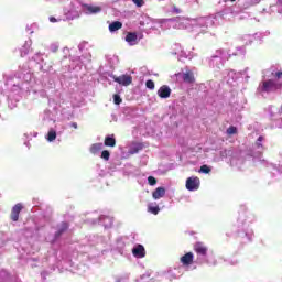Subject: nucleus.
Masks as SVG:
<instances>
[{"instance_id": "1", "label": "nucleus", "mask_w": 282, "mask_h": 282, "mask_svg": "<svg viewBox=\"0 0 282 282\" xmlns=\"http://www.w3.org/2000/svg\"><path fill=\"white\" fill-rule=\"evenodd\" d=\"M282 88V83H276L273 79L264 80L260 85L261 91L270 94V91H276Z\"/></svg>"}, {"instance_id": "2", "label": "nucleus", "mask_w": 282, "mask_h": 282, "mask_svg": "<svg viewBox=\"0 0 282 282\" xmlns=\"http://www.w3.org/2000/svg\"><path fill=\"white\" fill-rule=\"evenodd\" d=\"M202 182L199 181V177L197 176H191L186 180L185 186L187 191H199Z\"/></svg>"}, {"instance_id": "3", "label": "nucleus", "mask_w": 282, "mask_h": 282, "mask_svg": "<svg viewBox=\"0 0 282 282\" xmlns=\"http://www.w3.org/2000/svg\"><path fill=\"white\" fill-rule=\"evenodd\" d=\"M115 83L118 85H122L123 87H129L133 83V77L131 75H121V76H112Z\"/></svg>"}, {"instance_id": "4", "label": "nucleus", "mask_w": 282, "mask_h": 282, "mask_svg": "<svg viewBox=\"0 0 282 282\" xmlns=\"http://www.w3.org/2000/svg\"><path fill=\"white\" fill-rule=\"evenodd\" d=\"M23 210V204L18 203L15 204L11 209L10 219L13 221H19V215H21V212Z\"/></svg>"}, {"instance_id": "5", "label": "nucleus", "mask_w": 282, "mask_h": 282, "mask_svg": "<svg viewBox=\"0 0 282 282\" xmlns=\"http://www.w3.org/2000/svg\"><path fill=\"white\" fill-rule=\"evenodd\" d=\"M132 254H133V257H135L137 259H144V257H147V250L144 249V246H142V245H137V246L132 249Z\"/></svg>"}, {"instance_id": "6", "label": "nucleus", "mask_w": 282, "mask_h": 282, "mask_svg": "<svg viewBox=\"0 0 282 282\" xmlns=\"http://www.w3.org/2000/svg\"><path fill=\"white\" fill-rule=\"evenodd\" d=\"M194 251L196 254H200L202 257H206L208 254V247L204 245V242H196L194 245Z\"/></svg>"}, {"instance_id": "7", "label": "nucleus", "mask_w": 282, "mask_h": 282, "mask_svg": "<svg viewBox=\"0 0 282 282\" xmlns=\"http://www.w3.org/2000/svg\"><path fill=\"white\" fill-rule=\"evenodd\" d=\"M171 87L163 85L158 90V96L160 98H171Z\"/></svg>"}, {"instance_id": "8", "label": "nucleus", "mask_w": 282, "mask_h": 282, "mask_svg": "<svg viewBox=\"0 0 282 282\" xmlns=\"http://www.w3.org/2000/svg\"><path fill=\"white\" fill-rule=\"evenodd\" d=\"M84 8L87 11V14H98L99 12H102V8L98 6L84 4Z\"/></svg>"}, {"instance_id": "9", "label": "nucleus", "mask_w": 282, "mask_h": 282, "mask_svg": "<svg viewBox=\"0 0 282 282\" xmlns=\"http://www.w3.org/2000/svg\"><path fill=\"white\" fill-rule=\"evenodd\" d=\"M193 259H195L193 252H187L183 257H181V263H183L184 265H192Z\"/></svg>"}, {"instance_id": "10", "label": "nucleus", "mask_w": 282, "mask_h": 282, "mask_svg": "<svg viewBox=\"0 0 282 282\" xmlns=\"http://www.w3.org/2000/svg\"><path fill=\"white\" fill-rule=\"evenodd\" d=\"M183 82L188 83V85H193V83H195V75L193 74V70H187L183 74Z\"/></svg>"}, {"instance_id": "11", "label": "nucleus", "mask_w": 282, "mask_h": 282, "mask_svg": "<svg viewBox=\"0 0 282 282\" xmlns=\"http://www.w3.org/2000/svg\"><path fill=\"white\" fill-rule=\"evenodd\" d=\"M69 229V223L63 221L59 224L57 231L55 232V237H61L64 232H67Z\"/></svg>"}, {"instance_id": "12", "label": "nucleus", "mask_w": 282, "mask_h": 282, "mask_svg": "<svg viewBox=\"0 0 282 282\" xmlns=\"http://www.w3.org/2000/svg\"><path fill=\"white\" fill-rule=\"evenodd\" d=\"M166 195V188L164 187H158L153 193L152 197L153 199H162Z\"/></svg>"}, {"instance_id": "13", "label": "nucleus", "mask_w": 282, "mask_h": 282, "mask_svg": "<svg viewBox=\"0 0 282 282\" xmlns=\"http://www.w3.org/2000/svg\"><path fill=\"white\" fill-rule=\"evenodd\" d=\"M118 30H122V22L115 21L109 24V32H118Z\"/></svg>"}, {"instance_id": "14", "label": "nucleus", "mask_w": 282, "mask_h": 282, "mask_svg": "<svg viewBox=\"0 0 282 282\" xmlns=\"http://www.w3.org/2000/svg\"><path fill=\"white\" fill-rule=\"evenodd\" d=\"M105 147H116V138L107 135L104 141Z\"/></svg>"}, {"instance_id": "15", "label": "nucleus", "mask_w": 282, "mask_h": 282, "mask_svg": "<svg viewBox=\"0 0 282 282\" xmlns=\"http://www.w3.org/2000/svg\"><path fill=\"white\" fill-rule=\"evenodd\" d=\"M126 41H127V43H135V41H138V34L133 33V32H129L126 35Z\"/></svg>"}, {"instance_id": "16", "label": "nucleus", "mask_w": 282, "mask_h": 282, "mask_svg": "<svg viewBox=\"0 0 282 282\" xmlns=\"http://www.w3.org/2000/svg\"><path fill=\"white\" fill-rule=\"evenodd\" d=\"M99 151H102V143H94L90 147V153H93V155H96V153H99Z\"/></svg>"}, {"instance_id": "17", "label": "nucleus", "mask_w": 282, "mask_h": 282, "mask_svg": "<svg viewBox=\"0 0 282 282\" xmlns=\"http://www.w3.org/2000/svg\"><path fill=\"white\" fill-rule=\"evenodd\" d=\"M47 140H48V142H54V140H56V132L54 130L48 131Z\"/></svg>"}, {"instance_id": "18", "label": "nucleus", "mask_w": 282, "mask_h": 282, "mask_svg": "<svg viewBox=\"0 0 282 282\" xmlns=\"http://www.w3.org/2000/svg\"><path fill=\"white\" fill-rule=\"evenodd\" d=\"M109 158H111V153L109 152V150H104L101 152V159L105 160L106 162H109Z\"/></svg>"}, {"instance_id": "19", "label": "nucleus", "mask_w": 282, "mask_h": 282, "mask_svg": "<svg viewBox=\"0 0 282 282\" xmlns=\"http://www.w3.org/2000/svg\"><path fill=\"white\" fill-rule=\"evenodd\" d=\"M148 213H152V215H158V213H160V207L159 206H148Z\"/></svg>"}, {"instance_id": "20", "label": "nucleus", "mask_w": 282, "mask_h": 282, "mask_svg": "<svg viewBox=\"0 0 282 282\" xmlns=\"http://www.w3.org/2000/svg\"><path fill=\"white\" fill-rule=\"evenodd\" d=\"M145 87H147L148 89H155V82H153V79H148V80L145 82Z\"/></svg>"}, {"instance_id": "21", "label": "nucleus", "mask_w": 282, "mask_h": 282, "mask_svg": "<svg viewBox=\"0 0 282 282\" xmlns=\"http://www.w3.org/2000/svg\"><path fill=\"white\" fill-rule=\"evenodd\" d=\"M227 134H228V135H235V134H237V127L230 126V127L227 129Z\"/></svg>"}, {"instance_id": "22", "label": "nucleus", "mask_w": 282, "mask_h": 282, "mask_svg": "<svg viewBox=\"0 0 282 282\" xmlns=\"http://www.w3.org/2000/svg\"><path fill=\"white\" fill-rule=\"evenodd\" d=\"M199 173L208 174V173H210V167L208 165H202Z\"/></svg>"}, {"instance_id": "23", "label": "nucleus", "mask_w": 282, "mask_h": 282, "mask_svg": "<svg viewBox=\"0 0 282 282\" xmlns=\"http://www.w3.org/2000/svg\"><path fill=\"white\" fill-rule=\"evenodd\" d=\"M148 184H150V186H155V184H158V180L153 176H149Z\"/></svg>"}, {"instance_id": "24", "label": "nucleus", "mask_w": 282, "mask_h": 282, "mask_svg": "<svg viewBox=\"0 0 282 282\" xmlns=\"http://www.w3.org/2000/svg\"><path fill=\"white\" fill-rule=\"evenodd\" d=\"M113 102L115 105H120L122 102V98L120 97V95H113Z\"/></svg>"}, {"instance_id": "25", "label": "nucleus", "mask_w": 282, "mask_h": 282, "mask_svg": "<svg viewBox=\"0 0 282 282\" xmlns=\"http://www.w3.org/2000/svg\"><path fill=\"white\" fill-rule=\"evenodd\" d=\"M132 2L138 8H142V6H144V0H132Z\"/></svg>"}, {"instance_id": "26", "label": "nucleus", "mask_w": 282, "mask_h": 282, "mask_svg": "<svg viewBox=\"0 0 282 282\" xmlns=\"http://www.w3.org/2000/svg\"><path fill=\"white\" fill-rule=\"evenodd\" d=\"M261 142H263V137H259L258 140H257V147H262Z\"/></svg>"}, {"instance_id": "27", "label": "nucleus", "mask_w": 282, "mask_h": 282, "mask_svg": "<svg viewBox=\"0 0 282 282\" xmlns=\"http://www.w3.org/2000/svg\"><path fill=\"white\" fill-rule=\"evenodd\" d=\"M274 76H275V78H281L282 77V70H280V72H276L275 74H274Z\"/></svg>"}, {"instance_id": "28", "label": "nucleus", "mask_w": 282, "mask_h": 282, "mask_svg": "<svg viewBox=\"0 0 282 282\" xmlns=\"http://www.w3.org/2000/svg\"><path fill=\"white\" fill-rule=\"evenodd\" d=\"M70 127H73V129H78V123L73 122V123L70 124Z\"/></svg>"}, {"instance_id": "29", "label": "nucleus", "mask_w": 282, "mask_h": 282, "mask_svg": "<svg viewBox=\"0 0 282 282\" xmlns=\"http://www.w3.org/2000/svg\"><path fill=\"white\" fill-rule=\"evenodd\" d=\"M50 21H51V23H56V18L51 17V18H50Z\"/></svg>"}, {"instance_id": "30", "label": "nucleus", "mask_w": 282, "mask_h": 282, "mask_svg": "<svg viewBox=\"0 0 282 282\" xmlns=\"http://www.w3.org/2000/svg\"><path fill=\"white\" fill-rule=\"evenodd\" d=\"M26 54H28V51H22L21 52V56H26Z\"/></svg>"}, {"instance_id": "31", "label": "nucleus", "mask_w": 282, "mask_h": 282, "mask_svg": "<svg viewBox=\"0 0 282 282\" xmlns=\"http://www.w3.org/2000/svg\"><path fill=\"white\" fill-rule=\"evenodd\" d=\"M231 2H235L236 0H230Z\"/></svg>"}]
</instances>
